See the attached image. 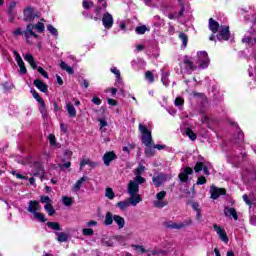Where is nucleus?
<instances>
[{"mask_svg": "<svg viewBox=\"0 0 256 256\" xmlns=\"http://www.w3.org/2000/svg\"><path fill=\"white\" fill-rule=\"evenodd\" d=\"M138 131L142 134V143L146 146L144 153L146 157H154L155 156V148H153V136L151 131L147 126L143 124L138 125Z\"/></svg>", "mask_w": 256, "mask_h": 256, "instance_id": "f257e3e1", "label": "nucleus"}, {"mask_svg": "<svg viewBox=\"0 0 256 256\" xmlns=\"http://www.w3.org/2000/svg\"><path fill=\"white\" fill-rule=\"evenodd\" d=\"M36 29L38 33H43L45 31V24L42 22H38L37 24H28L24 30V37L25 39H29V37H33L34 39H39V35L33 31Z\"/></svg>", "mask_w": 256, "mask_h": 256, "instance_id": "f03ea898", "label": "nucleus"}, {"mask_svg": "<svg viewBox=\"0 0 256 256\" xmlns=\"http://www.w3.org/2000/svg\"><path fill=\"white\" fill-rule=\"evenodd\" d=\"M30 93L32 94V97L39 103V111L43 117V119H47L49 117V112H47V104H45V100L39 95V92L35 89H31Z\"/></svg>", "mask_w": 256, "mask_h": 256, "instance_id": "7ed1b4c3", "label": "nucleus"}, {"mask_svg": "<svg viewBox=\"0 0 256 256\" xmlns=\"http://www.w3.org/2000/svg\"><path fill=\"white\" fill-rule=\"evenodd\" d=\"M36 18H39V11L33 8V6H28L23 11V21L25 23H32Z\"/></svg>", "mask_w": 256, "mask_h": 256, "instance_id": "20e7f679", "label": "nucleus"}, {"mask_svg": "<svg viewBox=\"0 0 256 256\" xmlns=\"http://www.w3.org/2000/svg\"><path fill=\"white\" fill-rule=\"evenodd\" d=\"M217 41H229L231 39V31L229 26L221 25L219 31L216 34Z\"/></svg>", "mask_w": 256, "mask_h": 256, "instance_id": "39448f33", "label": "nucleus"}, {"mask_svg": "<svg viewBox=\"0 0 256 256\" xmlns=\"http://www.w3.org/2000/svg\"><path fill=\"white\" fill-rule=\"evenodd\" d=\"M193 223V220H191V218H189L188 220H186L185 222H181V223H175L173 221H166L164 222V227H166V229H185V227H189V225H191Z\"/></svg>", "mask_w": 256, "mask_h": 256, "instance_id": "423d86ee", "label": "nucleus"}, {"mask_svg": "<svg viewBox=\"0 0 256 256\" xmlns=\"http://www.w3.org/2000/svg\"><path fill=\"white\" fill-rule=\"evenodd\" d=\"M197 62L199 63V67L201 69H207L209 67V54L206 51H200L197 53Z\"/></svg>", "mask_w": 256, "mask_h": 256, "instance_id": "0eeeda50", "label": "nucleus"}, {"mask_svg": "<svg viewBox=\"0 0 256 256\" xmlns=\"http://www.w3.org/2000/svg\"><path fill=\"white\" fill-rule=\"evenodd\" d=\"M256 31L255 28H250L242 38V43H246V45H249V47H253V45L256 44Z\"/></svg>", "mask_w": 256, "mask_h": 256, "instance_id": "6e6552de", "label": "nucleus"}, {"mask_svg": "<svg viewBox=\"0 0 256 256\" xmlns=\"http://www.w3.org/2000/svg\"><path fill=\"white\" fill-rule=\"evenodd\" d=\"M189 175H193V168L189 166L182 168L181 172L178 174L180 183H187V181H189Z\"/></svg>", "mask_w": 256, "mask_h": 256, "instance_id": "1a4fd4ad", "label": "nucleus"}, {"mask_svg": "<svg viewBox=\"0 0 256 256\" xmlns=\"http://www.w3.org/2000/svg\"><path fill=\"white\" fill-rule=\"evenodd\" d=\"M213 229L217 233L220 241H223V243H229V236H227V232L225 231V228L217 224H214Z\"/></svg>", "mask_w": 256, "mask_h": 256, "instance_id": "9d476101", "label": "nucleus"}, {"mask_svg": "<svg viewBox=\"0 0 256 256\" xmlns=\"http://www.w3.org/2000/svg\"><path fill=\"white\" fill-rule=\"evenodd\" d=\"M213 229L217 233L220 241H223V243H229V236H227V232L225 231V228L217 224H214Z\"/></svg>", "mask_w": 256, "mask_h": 256, "instance_id": "9b49d317", "label": "nucleus"}, {"mask_svg": "<svg viewBox=\"0 0 256 256\" xmlns=\"http://www.w3.org/2000/svg\"><path fill=\"white\" fill-rule=\"evenodd\" d=\"M183 65H185L184 69L187 71V73H193V71H197V65H195L193 60L189 59L188 55L184 56Z\"/></svg>", "mask_w": 256, "mask_h": 256, "instance_id": "f8f14e48", "label": "nucleus"}, {"mask_svg": "<svg viewBox=\"0 0 256 256\" xmlns=\"http://www.w3.org/2000/svg\"><path fill=\"white\" fill-rule=\"evenodd\" d=\"M211 199H218L222 195H227V190L225 188H217L215 185L210 187Z\"/></svg>", "mask_w": 256, "mask_h": 256, "instance_id": "ddd939ff", "label": "nucleus"}, {"mask_svg": "<svg viewBox=\"0 0 256 256\" xmlns=\"http://www.w3.org/2000/svg\"><path fill=\"white\" fill-rule=\"evenodd\" d=\"M115 159H117V154L115 151H108L102 157V161L106 167H110L111 163H113Z\"/></svg>", "mask_w": 256, "mask_h": 256, "instance_id": "4468645a", "label": "nucleus"}, {"mask_svg": "<svg viewBox=\"0 0 256 256\" xmlns=\"http://www.w3.org/2000/svg\"><path fill=\"white\" fill-rule=\"evenodd\" d=\"M165 181H167V174L165 173H159L158 175L154 174V176L152 177V183L155 187H161V185H163Z\"/></svg>", "mask_w": 256, "mask_h": 256, "instance_id": "2eb2a0df", "label": "nucleus"}, {"mask_svg": "<svg viewBox=\"0 0 256 256\" xmlns=\"http://www.w3.org/2000/svg\"><path fill=\"white\" fill-rule=\"evenodd\" d=\"M113 23V15H111L109 12H105L102 17V24L105 29H111V27H113Z\"/></svg>", "mask_w": 256, "mask_h": 256, "instance_id": "dca6fc26", "label": "nucleus"}, {"mask_svg": "<svg viewBox=\"0 0 256 256\" xmlns=\"http://www.w3.org/2000/svg\"><path fill=\"white\" fill-rule=\"evenodd\" d=\"M208 29L209 31H211V33H213V35H215L219 33V30L221 29V25L219 24V22H217V20L213 18H209Z\"/></svg>", "mask_w": 256, "mask_h": 256, "instance_id": "f3484780", "label": "nucleus"}, {"mask_svg": "<svg viewBox=\"0 0 256 256\" xmlns=\"http://www.w3.org/2000/svg\"><path fill=\"white\" fill-rule=\"evenodd\" d=\"M33 169L35 171L34 177H45V169L43 168V164H41V162H34Z\"/></svg>", "mask_w": 256, "mask_h": 256, "instance_id": "a211bd4d", "label": "nucleus"}, {"mask_svg": "<svg viewBox=\"0 0 256 256\" xmlns=\"http://www.w3.org/2000/svg\"><path fill=\"white\" fill-rule=\"evenodd\" d=\"M28 211L29 213H32V215L38 213L37 211H41V205H39V201L31 200L28 204Z\"/></svg>", "mask_w": 256, "mask_h": 256, "instance_id": "6ab92c4d", "label": "nucleus"}, {"mask_svg": "<svg viewBox=\"0 0 256 256\" xmlns=\"http://www.w3.org/2000/svg\"><path fill=\"white\" fill-rule=\"evenodd\" d=\"M224 215L226 217H233L234 221H238L239 220V215L237 214V209L231 207H226L224 209Z\"/></svg>", "mask_w": 256, "mask_h": 256, "instance_id": "aec40b11", "label": "nucleus"}, {"mask_svg": "<svg viewBox=\"0 0 256 256\" xmlns=\"http://www.w3.org/2000/svg\"><path fill=\"white\" fill-rule=\"evenodd\" d=\"M128 193L130 195H137L139 193V184H137L135 181L130 180L128 183Z\"/></svg>", "mask_w": 256, "mask_h": 256, "instance_id": "412c9836", "label": "nucleus"}, {"mask_svg": "<svg viewBox=\"0 0 256 256\" xmlns=\"http://www.w3.org/2000/svg\"><path fill=\"white\" fill-rule=\"evenodd\" d=\"M34 85L37 89H39L42 93H47L49 91V86L43 82L41 79H35Z\"/></svg>", "mask_w": 256, "mask_h": 256, "instance_id": "4be33fe9", "label": "nucleus"}, {"mask_svg": "<svg viewBox=\"0 0 256 256\" xmlns=\"http://www.w3.org/2000/svg\"><path fill=\"white\" fill-rule=\"evenodd\" d=\"M141 201H143V198L141 197V195L139 193L138 194H130V197L128 198V202L133 207H137V204L141 203Z\"/></svg>", "mask_w": 256, "mask_h": 256, "instance_id": "5701e85b", "label": "nucleus"}, {"mask_svg": "<svg viewBox=\"0 0 256 256\" xmlns=\"http://www.w3.org/2000/svg\"><path fill=\"white\" fill-rule=\"evenodd\" d=\"M85 165H88L92 169H95V167H99L98 162H93L90 159H82L80 161V171H83V168L85 167Z\"/></svg>", "mask_w": 256, "mask_h": 256, "instance_id": "b1692460", "label": "nucleus"}, {"mask_svg": "<svg viewBox=\"0 0 256 256\" xmlns=\"http://www.w3.org/2000/svg\"><path fill=\"white\" fill-rule=\"evenodd\" d=\"M24 60L27 61V63H29L31 69H38L37 68V62L35 61V58L33 57V55H31V53H27L24 56Z\"/></svg>", "mask_w": 256, "mask_h": 256, "instance_id": "393cba45", "label": "nucleus"}, {"mask_svg": "<svg viewBox=\"0 0 256 256\" xmlns=\"http://www.w3.org/2000/svg\"><path fill=\"white\" fill-rule=\"evenodd\" d=\"M113 219H114L115 223L118 225L119 229H123L125 227V218H123V216H119V215L115 214L113 216Z\"/></svg>", "mask_w": 256, "mask_h": 256, "instance_id": "a878e982", "label": "nucleus"}, {"mask_svg": "<svg viewBox=\"0 0 256 256\" xmlns=\"http://www.w3.org/2000/svg\"><path fill=\"white\" fill-rule=\"evenodd\" d=\"M55 235H57V241L59 243H65L69 240V235L65 232H55Z\"/></svg>", "mask_w": 256, "mask_h": 256, "instance_id": "bb28decb", "label": "nucleus"}, {"mask_svg": "<svg viewBox=\"0 0 256 256\" xmlns=\"http://www.w3.org/2000/svg\"><path fill=\"white\" fill-rule=\"evenodd\" d=\"M66 109L68 111L69 117H77V110L75 109V106H73L71 103L66 104Z\"/></svg>", "mask_w": 256, "mask_h": 256, "instance_id": "cd10ccee", "label": "nucleus"}, {"mask_svg": "<svg viewBox=\"0 0 256 256\" xmlns=\"http://www.w3.org/2000/svg\"><path fill=\"white\" fill-rule=\"evenodd\" d=\"M89 177L87 176H83L81 177L74 185V190L75 191H81V185H83V183H85V181H88Z\"/></svg>", "mask_w": 256, "mask_h": 256, "instance_id": "c85d7f7f", "label": "nucleus"}, {"mask_svg": "<svg viewBox=\"0 0 256 256\" xmlns=\"http://www.w3.org/2000/svg\"><path fill=\"white\" fill-rule=\"evenodd\" d=\"M60 67H61V69H62L63 71H67V73H68L69 75H73V73H75V69H73V67L67 65V63H65L64 61H62V62L60 63Z\"/></svg>", "mask_w": 256, "mask_h": 256, "instance_id": "c756f323", "label": "nucleus"}, {"mask_svg": "<svg viewBox=\"0 0 256 256\" xmlns=\"http://www.w3.org/2000/svg\"><path fill=\"white\" fill-rule=\"evenodd\" d=\"M115 215H113V213L111 212H107L106 216H105V220H104V225L109 226V225H113V221H114V217Z\"/></svg>", "mask_w": 256, "mask_h": 256, "instance_id": "7c9ffc66", "label": "nucleus"}, {"mask_svg": "<svg viewBox=\"0 0 256 256\" xmlns=\"http://www.w3.org/2000/svg\"><path fill=\"white\" fill-rule=\"evenodd\" d=\"M131 204L129 203V200H125V201H120L116 203V207H118V209H120L121 211H125L127 209V207H130Z\"/></svg>", "mask_w": 256, "mask_h": 256, "instance_id": "2f4dec72", "label": "nucleus"}, {"mask_svg": "<svg viewBox=\"0 0 256 256\" xmlns=\"http://www.w3.org/2000/svg\"><path fill=\"white\" fill-rule=\"evenodd\" d=\"M46 225L53 231H61V224L59 222H47Z\"/></svg>", "mask_w": 256, "mask_h": 256, "instance_id": "473e14b6", "label": "nucleus"}, {"mask_svg": "<svg viewBox=\"0 0 256 256\" xmlns=\"http://www.w3.org/2000/svg\"><path fill=\"white\" fill-rule=\"evenodd\" d=\"M169 205V202L167 200H158L154 202V207L157 209H163V207H167Z\"/></svg>", "mask_w": 256, "mask_h": 256, "instance_id": "72a5a7b5", "label": "nucleus"}, {"mask_svg": "<svg viewBox=\"0 0 256 256\" xmlns=\"http://www.w3.org/2000/svg\"><path fill=\"white\" fill-rule=\"evenodd\" d=\"M185 134L187 135V137H189L191 141H195L197 139V134H195V132H193V129L191 128H186Z\"/></svg>", "mask_w": 256, "mask_h": 256, "instance_id": "f704fd0d", "label": "nucleus"}, {"mask_svg": "<svg viewBox=\"0 0 256 256\" xmlns=\"http://www.w3.org/2000/svg\"><path fill=\"white\" fill-rule=\"evenodd\" d=\"M179 39L182 41L183 47H187V43H189V36H187L185 32H180Z\"/></svg>", "mask_w": 256, "mask_h": 256, "instance_id": "c9c22d12", "label": "nucleus"}, {"mask_svg": "<svg viewBox=\"0 0 256 256\" xmlns=\"http://www.w3.org/2000/svg\"><path fill=\"white\" fill-rule=\"evenodd\" d=\"M44 209L48 213L49 217H53V215H55V208H53V204H45Z\"/></svg>", "mask_w": 256, "mask_h": 256, "instance_id": "e433bc0d", "label": "nucleus"}, {"mask_svg": "<svg viewBox=\"0 0 256 256\" xmlns=\"http://www.w3.org/2000/svg\"><path fill=\"white\" fill-rule=\"evenodd\" d=\"M35 219H37L40 223H46L47 218L44 213L36 212L34 214Z\"/></svg>", "mask_w": 256, "mask_h": 256, "instance_id": "4c0bfd02", "label": "nucleus"}, {"mask_svg": "<svg viewBox=\"0 0 256 256\" xmlns=\"http://www.w3.org/2000/svg\"><path fill=\"white\" fill-rule=\"evenodd\" d=\"M147 26L142 25V26H138L135 28V32L137 33V35H145V33H147Z\"/></svg>", "mask_w": 256, "mask_h": 256, "instance_id": "58836bf2", "label": "nucleus"}, {"mask_svg": "<svg viewBox=\"0 0 256 256\" xmlns=\"http://www.w3.org/2000/svg\"><path fill=\"white\" fill-rule=\"evenodd\" d=\"M62 202H63V205H65L66 207H71V205H73V198L68 196H63Z\"/></svg>", "mask_w": 256, "mask_h": 256, "instance_id": "ea45409f", "label": "nucleus"}, {"mask_svg": "<svg viewBox=\"0 0 256 256\" xmlns=\"http://www.w3.org/2000/svg\"><path fill=\"white\" fill-rule=\"evenodd\" d=\"M204 168H205V163L196 162V164L194 166V171H195V173H201V171H203Z\"/></svg>", "mask_w": 256, "mask_h": 256, "instance_id": "a19ab883", "label": "nucleus"}, {"mask_svg": "<svg viewBox=\"0 0 256 256\" xmlns=\"http://www.w3.org/2000/svg\"><path fill=\"white\" fill-rule=\"evenodd\" d=\"M145 79H146V81H149V83H155V76L153 75V72H151V71H146Z\"/></svg>", "mask_w": 256, "mask_h": 256, "instance_id": "79ce46f5", "label": "nucleus"}, {"mask_svg": "<svg viewBox=\"0 0 256 256\" xmlns=\"http://www.w3.org/2000/svg\"><path fill=\"white\" fill-rule=\"evenodd\" d=\"M105 195L110 200L115 199V192H113V188H111V187L106 188V194Z\"/></svg>", "mask_w": 256, "mask_h": 256, "instance_id": "37998d69", "label": "nucleus"}, {"mask_svg": "<svg viewBox=\"0 0 256 256\" xmlns=\"http://www.w3.org/2000/svg\"><path fill=\"white\" fill-rule=\"evenodd\" d=\"M82 233L85 237H91V236L95 235V231L91 228H84L82 230Z\"/></svg>", "mask_w": 256, "mask_h": 256, "instance_id": "c03bdc74", "label": "nucleus"}, {"mask_svg": "<svg viewBox=\"0 0 256 256\" xmlns=\"http://www.w3.org/2000/svg\"><path fill=\"white\" fill-rule=\"evenodd\" d=\"M143 171H145V166L139 165V166L135 169L134 174H135L136 177H139V176L143 175Z\"/></svg>", "mask_w": 256, "mask_h": 256, "instance_id": "a18cd8bd", "label": "nucleus"}, {"mask_svg": "<svg viewBox=\"0 0 256 256\" xmlns=\"http://www.w3.org/2000/svg\"><path fill=\"white\" fill-rule=\"evenodd\" d=\"M47 29H48L49 33H51V35H54V37H57L59 35V32L57 31V29L55 27H53V25H51V24L47 25Z\"/></svg>", "mask_w": 256, "mask_h": 256, "instance_id": "49530a36", "label": "nucleus"}, {"mask_svg": "<svg viewBox=\"0 0 256 256\" xmlns=\"http://www.w3.org/2000/svg\"><path fill=\"white\" fill-rule=\"evenodd\" d=\"M83 9L89 10L93 7V1L83 0L82 2Z\"/></svg>", "mask_w": 256, "mask_h": 256, "instance_id": "de8ad7c7", "label": "nucleus"}, {"mask_svg": "<svg viewBox=\"0 0 256 256\" xmlns=\"http://www.w3.org/2000/svg\"><path fill=\"white\" fill-rule=\"evenodd\" d=\"M14 55H15L17 65H21V64L25 63V62H23V58H21V54H19V52H17V50L14 51Z\"/></svg>", "mask_w": 256, "mask_h": 256, "instance_id": "09e8293b", "label": "nucleus"}, {"mask_svg": "<svg viewBox=\"0 0 256 256\" xmlns=\"http://www.w3.org/2000/svg\"><path fill=\"white\" fill-rule=\"evenodd\" d=\"M167 197V192L165 190L160 191L159 193L156 194V198L158 201H162Z\"/></svg>", "mask_w": 256, "mask_h": 256, "instance_id": "8fccbe9b", "label": "nucleus"}, {"mask_svg": "<svg viewBox=\"0 0 256 256\" xmlns=\"http://www.w3.org/2000/svg\"><path fill=\"white\" fill-rule=\"evenodd\" d=\"M36 69H37L38 73H40V75H42V77H44L45 79H49V74L47 73V71H45V69H43V67L39 66Z\"/></svg>", "mask_w": 256, "mask_h": 256, "instance_id": "3c124183", "label": "nucleus"}, {"mask_svg": "<svg viewBox=\"0 0 256 256\" xmlns=\"http://www.w3.org/2000/svg\"><path fill=\"white\" fill-rule=\"evenodd\" d=\"M40 203H46V205H51L52 200L51 198H49V196L43 195L40 197Z\"/></svg>", "mask_w": 256, "mask_h": 256, "instance_id": "603ef678", "label": "nucleus"}, {"mask_svg": "<svg viewBox=\"0 0 256 256\" xmlns=\"http://www.w3.org/2000/svg\"><path fill=\"white\" fill-rule=\"evenodd\" d=\"M185 104V100L182 97H177L174 101V105L176 107H181L182 105Z\"/></svg>", "mask_w": 256, "mask_h": 256, "instance_id": "864d4df0", "label": "nucleus"}, {"mask_svg": "<svg viewBox=\"0 0 256 256\" xmlns=\"http://www.w3.org/2000/svg\"><path fill=\"white\" fill-rule=\"evenodd\" d=\"M242 198L246 205H248V207L251 209V207H253V202L249 200V195L244 194Z\"/></svg>", "mask_w": 256, "mask_h": 256, "instance_id": "5fc2aeb1", "label": "nucleus"}, {"mask_svg": "<svg viewBox=\"0 0 256 256\" xmlns=\"http://www.w3.org/2000/svg\"><path fill=\"white\" fill-rule=\"evenodd\" d=\"M48 139H49L50 145H52V147H55L57 145V138L53 134H50L48 136Z\"/></svg>", "mask_w": 256, "mask_h": 256, "instance_id": "6e6d98bb", "label": "nucleus"}, {"mask_svg": "<svg viewBox=\"0 0 256 256\" xmlns=\"http://www.w3.org/2000/svg\"><path fill=\"white\" fill-rule=\"evenodd\" d=\"M80 83V87H82V89H89V82L87 79H82L79 81Z\"/></svg>", "mask_w": 256, "mask_h": 256, "instance_id": "4d7b16f0", "label": "nucleus"}, {"mask_svg": "<svg viewBox=\"0 0 256 256\" xmlns=\"http://www.w3.org/2000/svg\"><path fill=\"white\" fill-rule=\"evenodd\" d=\"M133 249H135V251H140V253H147V250L143 248L142 245H132Z\"/></svg>", "mask_w": 256, "mask_h": 256, "instance_id": "13d9d810", "label": "nucleus"}, {"mask_svg": "<svg viewBox=\"0 0 256 256\" xmlns=\"http://www.w3.org/2000/svg\"><path fill=\"white\" fill-rule=\"evenodd\" d=\"M12 175H15L16 179H22L24 181H27L29 177L23 176L22 174L17 173V171H12Z\"/></svg>", "mask_w": 256, "mask_h": 256, "instance_id": "bf43d9fd", "label": "nucleus"}, {"mask_svg": "<svg viewBox=\"0 0 256 256\" xmlns=\"http://www.w3.org/2000/svg\"><path fill=\"white\" fill-rule=\"evenodd\" d=\"M111 73H114V75H116V79H121V71H119L117 67H112Z\"/></svg>", "mask_w": 256, "mask_h": 256, "instance_id": "052dcab7", "label": "nucleus"}, {"mask_svg": "<svg viewBox=\"0 0 256 256\" xmlns=\"http://www.w3.org/2000/svg\"><path fill=\"white\" fill-rule=\"evenodd\" d=\"M205 183H207V178H205V176L198 177L196 185H205Z\"/></svg>", "mask_w": 256, "mask_h": 256, "instance_id": "680f3d73", "label": "nucleus"}, {"mask_svg": "<svg viewBox=\"0 0 256 256\" xmlns=\"http://www.w3.org/2000/svg\"><path fill=\"white\" fill-rule=\"evenodd\" d=\"M59 169L61 171H63L64 169H69V167H71V162L68 161V162H64L63 164H59Z\"/></svg>", "mask_w": 256, "mask_h": 256, "instance_id": "e2e57ef3", "label": "nucleus"}, {"mask_svg": "<svg viewBox=\"0 0 256 256\" xmlns=\"http://www.w3.org/2000/svg\"><path fill=\"white\" fill-rule=\"evenodd\" d=\"M134 183H137V185H143V183H145V178L142 176H136Z\"/></svg>", "mask_w": 256, "mask_h": 256, "instance_id": "0e129e2a", "label": "nucleus"}, {"mask_svg": "<svg viewBox=\"0 0 256 256\" xmlns=\"http://www.w3.org/2000/svg\"><path fill=\"white\" fill-rule=\"evenodd\" d=\"M18 66L20 67V74L25 75L27 73V67H25V62L22 64H18Z\"/></svg>", "mask_w": 256, "mask_h": 256, "instance_id": "69168bd1", "label": "nucleus"}, {"mask_svg": "<svg viewBox=\"0 0 256 256\" xmlns=\"http://www.w3.org/2000/svg\"><path fill=\"white\" fill-rule=\"evenodd\" d=\"M91 102L94 104V105H101L102 101H101V98H99V96H94L91 100Z\"/></svg>", "mask_w": 256, "mask_h": 256, "instance_id": "338daca9", "label": "nucleus"}, {"mask_svg": "<svg viewBox=\"0 0 256 256\" xmlns=\"http://www.w3.org/2000/svg\"><path fill=\"white\" fill-rule=\"evenodd\" d=\"M191 207L194 211H201V208H199L198 202H191Z\"/></svg>", "mask_w": 256, "mask_h": 256, "instance_id": "774afa93", "label": "nucleus"}]
</instances>
